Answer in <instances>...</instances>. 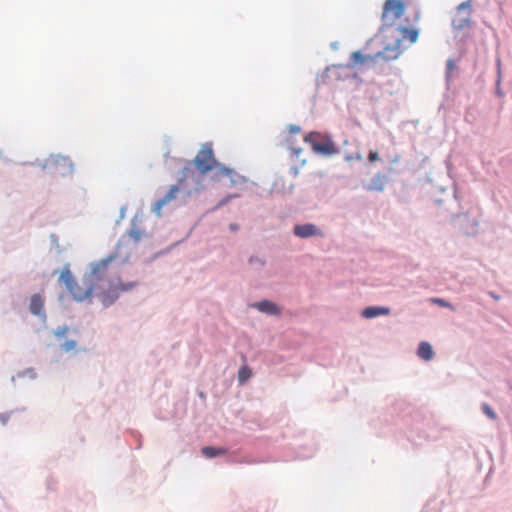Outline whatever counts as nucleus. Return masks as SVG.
<instances>
[{"mask_svg":"<svg viewBox=\"0 0 512 512\" xmlns=\"http://www.w3.org/2000/svg\"><path fill=\"white\" fill-rule=\"evenodd\" d=\"M482 412L491 420H495L497 418V413L488 403H482L481 405Z\"/></svg>","mask_w":512,"mask_h":512,"instance_id":"obj_25","label":"nucleus"},{"mask_svg":"<svg viewBox=\"0 0 512 512\" xmlns=\"http://www.w3.org/2000/svg\"><path fill=\"white\" fill-rule=\"evenodd\" d=\"M367 159L370 163L378 161L380 160L379 153L377 151L370 150Z\"/></svg>","mask_w":512,"mask_h":512,"instance_id":"obj_28","label":"nucleus"},{"mask_svg":"<svg viewBox=\"0 0 512 512\" xmlns=\"http://www.w3.org/2000/svg\"><path fill=\"white\" fill-rule=\"evenodd\" d=\"M30 311L34 315L41 316L44 314V300L41 295L34 294L30 301Z\"/></svg>","mask_w":512,"mask_h":512,"instance_id":"obj_17","label":"nucleus"},{"mask_svg":"<svg viewBox=\"0 0 512 512\" xmlns=\"http://www.w3.org/2000/svg\"><path fill=\"white\" fill-rule=\"evenodd\" d=\"M344 159H345L346 161H351V160H353V159H354V154H351V153H348V152H347V153H345V155H344Z\"/></svg>","mask_w":512,"mask_h":512,"instance_id":"obj_37","label":"nucleus"},{"mask_svg":"<svg viewBox=\"0 0 512 512\" xmlns=\"http://www.w3.org/2000/svg\"><path fill=\"white\" fill-rule=\"evenodd\" d=\"M452 219H461V230L466 236H475L478 233L479 220L476 216H471L469 212H459L453 215Z\"/></svg>","mask_w":512,"mask_h":512,"instance_id":"obj_8","label":"nucleus"},{"mask_svg":"<svg viewBox=\"0 0 512 512\" xmlns=\"http://www.w3.org/2000/svg\"><path fill=\"white\" fill-rule=\"evenodd\" d=\"M138 283L131 281L127 283L118 282L116 285H111L107 290L103 291L100 295L101 302L104 306L113 304L119 297L120 293L128 292L134 289Z\"/></svg>","mask_w":512,"mask_h":512,"instance_id":"obj_6","label":"nucleus"},{"mask_svg":"<svg viewBox=\"0 0 512 512\" xmlns=\"http://www.w3.org/2000/svg\"><path fill=\"white\" fill-rule=\"evenodd\" d=\"M192 162L201 176L215 170L217 175L228 177L232 183H236L237 173L217 162L211 143H204Z\"/></svg>","mask_w":512,"mask_h":512,"instance_id":"obj_2","label":"nucleus"},{"mask_svg":"<svg viewBox=\"0 0 512 512\" xmlns=\"http://www.w3.org/2000/svg\"><path fill=\"white\" fill-rule=\"evenodd\" d=\"M440 191L443 193V192H445V191H446V188L441 187V188H440Z\"/></svg>","mask_w":512,"mask_h":512,"instance_id":"obj_46","label":"nucleus"},{"mask_svg":"<svg viewBox=\"0 0 512 512\" xmlns=\"http://www.w3.org/2000/svg\"><path fill=\"white\" fill-rule=\"evenodd\" d=\"M255 307L264 313L271 314V315H278L280 313L279 308L271 301L264 300L260 301L255 304Z\"/></svg>","mask_w":512,"mask_h":512,"instance_id":"obj_18","label":"nucleus"},{"mask_svg":"<svg viewBox=\"0 0 512 512\" xmlns=\"http://www.w3.org/2000/svg\"><path fill=\"white\" fill-rule=\"evenodd\" d=\"M6 420H7L6 418H4L3 416H1V421H2V423H3V424H5V423H6Z\"/></svg>","mask_w":512,"mask_h":512,"instance_id":"obj_45","label":"nucleus"},{"mask_svg":"<svg viewBox=\"0 0 512 512\" xmlns=\"http://www.w3.org/2000/svg\"><path fill=\"white\" fill-rule=\"evenodd\" d=\"M230 229H231L232 231H237V230H238V225H237V224H231V225H230Z\"/></svg>","mask_w":512,"mask_h":512,"instance_id":"obj_42","label":"nucleus"},{"mask_svg":"<svg viewBox=\"0 0 512 512\" xmlns=\"http://www.w3.org/2000/svg\"><path fill=\"white\" fill-rule=\"evenodd\" d=\"M124 245H125V240L124 239L120 240L117 245V251H119L122 248V246H124Z\"/></svg>","mask_w":512,"mask_h":512,"instance_id":"obj_39","label":"nucleus"},{"mask_svg":"<svg viewBox=\"0 0 512 512\" xmlns=\"http://www.w3.org/2000/svg\"><path fill=\"white\" fill-rule=\"evenodd\" d=\"M455 69H456L455 60L453 58H449L446 62V68H445V81H446L447 85H449L451 78H452V73Z\"/></svg>","mask_w":512,"mask_h":512,"instance_id":"obj_22","label":"nucleus"},{"mask_svg":"<svg viewBox=\"0 0 512 512\" xmlns=\"http://www.w3.org/2000/svg\"><path fill=\"white\" fill-rule=\"evenodd\" d=\"M391 309L387 306H367L361 310L360 315L364 319H374L380 316H387Z\"/></svg>","mask_w":512,"mask_h":512,"instance_id":"obj_13","label":"nucleus"},{"mask_svg":"<svg viewBox=\"0 0 512 512\" xmlns=\"http://www.w3.org/2000/svg\"><path fill=\"white\" fill-rule=\"evenodd\" d=\"M252 375V371L248 366H242L238 372V380L242 384L246 382Z\"/></svg>","mask_w":512,"mask_h":512,"instance_id":"obj_24","label":"nucleus"},{"mask_svg":"<svg viewBox=\"0 0 512 512\" xmlns=\"http://www.w3.org/2000/svg\"><path fill=\"white\" fill-rule=\"evenodd\" d=\"M431 301L434 303V304H437L438 306L440 307H443V308H450V309H453V305L447 301L446 299L444 298H432Z\"/></svg>","mask_w":512,"mask_h":512,"instance_id":"obj_26","label":"nucleus"},{"mask_svg":"<svg viewBox=\"0 0 512 512\" xmlns=\"http://www.w3.org/2000/svg\"><path fill=\"white\" fill-rule=\"evenodd\" d=\"M496 65H497V79H496V88H495V94L498 97H503L504 92L501 89V60L500 58L496 59Z\"/></svg>","mask_w":512,"mask_h":512,"instance_id":"obj_23","label":"nucleus"},{"mask_svg":"<svg viewBox=\"0 0 512 512\" xmlns=\"http://www.w3.org/2000/svg\"><path fill=\"white\" fill-rule=\"evenodd\" d=\"M470 8H471V1H470V0L463 1V2H461V3L457 6V10H458V11H462V10H470Z\"/></svg>","mask_w":512,"mask_h":512,"instance_id":"obj_30","label":"nucleus"},{"mask_svg":"<svg viewBox=\"0 0 512 512\" xmlns=\"http://www.w3.org/2000/svg\"><path fill=\"white\" fill-rule=\"evenodd\" d=\"M402 38H397L393 43L382 40V49H379L375 53H364L363 50H357L350 54L348 60V66L353 70L356 67H362L369 61L375 64L377 59H381L384 62L396 60L402 54L400 45Z\"/></svg>","mask_w":512,"mask_h":512,"instance_id":"obj_1","label":"nucleus"},{"mask_svg":"<svg viewBox=\"0 0 512 512\" xmlns=\"http://www.w3.org/2000/svg\"><path fill=\"white\" fill-rule=\"evenodd\" d=\"M330 47H331V49H332V50H335V51H336V50H338V48H339V42H338V41H333V42H331V43H330Z\"/></svg>","mask_w":512,"mask_h":512,"instance_id":"obj_35","label":"nucleus"},{"mask_svg":"<svg viewBox=\"0 0 512 512\" xmlns=\"http://www.w3.org/2000/svg\"><path fill=\"white\" fill-rule=\"evenodd\" d=\"M299 130H300V129H299L298 127H296V128H294V129H293V131H294V132H299Z\"/></svg>","mask_w":512,"mask_h":512,"instance_id":"obj_47","label":"nucleus"},{"mask_svg":"<svg viewBox=\"0 0 512 512\" xmlns=\"http://www.w3.org/2000/svg\"><path fill=\"white\" fill-rule=\"evenodd\" d=\"M417 355L424 361H429L434 356V350L432 345L427 341H421L418 344Z\"/></svg>","mask_w":512,"mask_h":512,"instance_id":"obj_16","label":"nucleus"},{"mask_svg":"<svg viewBox=\"0 0 512 512\" xmlns=\"http://www.w3.org/2000/svg\"><path fill=\"white\" fill-rule=\"evenodd\" d=\"M66 332H67V328H66V327H61V328H58V329L55 331V335H56L57 337H59V338H60V337H64V336H65V334H66Z\"/></svg>","mask_w":512,"mask_h":512,"instance_id":"obj_32","label":"nucleus"},{"mask_svg":"<svg viewBox=\"0 0 512 512\" xmlns=\"http://www.w3.org/2000/svg\"><path fill=\"white\" fill-rule=\"evenodd\" d=\"M399 160H400V155L397 153L388 156V162L390 165H393V164L399 162Z\"/></svg>","mask_w":512,"mask_h":512,"instance_id":"obj_31","label":"nucleus"},{"mask_svg":"<svg viewBox=\"0 0 512 512\" xmlns=\"http://www.w3.org/2000/svg\"><path fill=\"white\" fill-rule=\"evenodd\" d=\"M406 10V4L403 0H385L381 15V26L378 29V32L368 39L365 43L363 51L369 50L371 45L376 42L380 37L386 39L388 35V29L394 26V21L401 18ZM387 42V40H385Z\"/></svg>","mask_w":512,"mask_h":512,"instance_id":"obj_3","label":"nucleus"},{"mask_svg":"<svg viewBox=\"0 0 512 512\" xmlns=\"http://www.w3.org/2000/svg\"><path fill=\"white\" fill-rule=\"evenodd\" d=\"M470 23H471V19H470L469 15H468L465 18L453 19L452 20V27L455 30H457V31H461L464 28L469 27Z\"/></svg>","mask_w":512,"mask_h":512,"instance_id":"obj_21","label":"nucleus"},{"mask_svg":"<svg viewBox=\"0 0 512 512\" xmlns=\"http://www.w3.org/2000/svg\"><path fill=\"white\" fill-rule=\"evenodd\" d=\"M488 294L494 300H499L500 299V296L497 293H495L494 291H489Z\"/></svg>","mask_w":512,"mask_h":512,"instance_id":"obj_36","label":"nucleus"},{"mask_svg":"<svg viewBox=\"0 0 512 512\" xmlns=\"http://www.w3.org/2000/svg\"><path fill=\"white\" fill-rule=\"evenodd\" d=\"M354 159L358 160V161H361L362 160V155L361 153L357 152L355 155H354Z\"/></svg>","mask_w":512,"mask_h":512,"instance_id":"obj_41","label":"nucleus"},{"mask_svg":"<svg viewBox=\"0 0 512 512\" xmlns=\"http://www.w3.org/2000/svg\"><path fill=\"white\" fill-rule=\"evenodd\" d=\"M254 261L259 262L261 265H263V264H264V262H263L262 260H260V259H258V258H253V257H251V258H250V263H253Z\"/></svg>","mask_w":512,"mask_h":512,"instance_id":"obj_40","label":"nucleus"},{"mask_svg":"<svg viewBox=\"0 0 512 512\" xmlns=\"http://www.w3.org/2000/svg\"><path fill=\"white\" fill-rule=\"evenodd\" d=\"M62 347H63V349H64L65 351H67V352H68V351H71V350L75 349V347H76V342H75L74 340H68V341H66V342L63 344V346H62Z\"/></svg>","mask_w":512,"mask_h":512,"instance_id":"obj_29","label":"nucleus"},{"mask_svg":"<svg viewBox=\"0 0 512 512\" xmlns=\"http://www.w3.org/2000/svg\"><path fill=\"white\" fill-rule=\"evenodd\" d=\"M294 235L299 238H310L316 236L318 233V227L314 224H298L294 227Z\"/></svg>","mask_w":512,"mask_h":512,"instance_id":"obj_15","label":"nucleus"},{"mask_svg":"<svg viewBox=\"0 0 512 512\" xmlns=\"http://www.w3.org/2000/svg\"><path fill=\"white\" fill-rule=\"evenodd\" d=\"M391 180L388 174L377 172L370 180L368 184H363L364 190L371 192H382L385 189L386 184Z\"/></svg>","mask_w":512,"mask_h":512,"instance_id":"obj_10","label":"nucleus"},{"mask_svg":"<svg viewBox=\"0 0 512 512\" xmlns=\"http://www.w3.org/2000/svg\"><path fill=\"white\" fill-rule=\"evenodd\" d=\"M226 450L223 448H215L211 446H206L202 448V454L206 456L207 458H213L218 455L225 454Z\"/></svg>","mask_w":512,"mask_h":512,"instance_id":"obj_20","label":"nucleus"},{"mask_svg":"<svg viewBox=\"0 0 512 512\" xmlns=\"http://www.w3.org/2000/svg\"><path fill=\"white\" fill-rule=\"evenodd\" d=\"M398 173H399V171L395 170L393 165H390L389 167H387L386 172L384 174H388V177L390 178L391 175L398 174Z\"/></svg>","mask_w":512,"mask_h":512,"instance_id":"obj_33","label":"nucleus"},{"mask_svg":"<svg viewBox=\"0 0 512 512\" xmlns=\"http://www.w3.org/2000/svg\"><path fill=\"white\" fill-rule=\"evenodd\" d=\"M59 280L65 284L68 292L77 301H83L92 295V280L85 278L82 283L79 284L68 267L62 269Z\"/></svg>","mask_w":512,"mask_h":512,"instance_id":"obj_4","label":"nucleus"},{"mask_svg":"<svg viewBox=\"0 0 512 512\" xmlns=\"http://www.w3.org/2000/svg\"><path fill=\"white\" fill-rule=\"evenodd\" d=\"M340 152L339 147L332 140V136L328 132H322V156L330 157Z\"/></svg>","mask_w":512,"mask_h":512,"instance_id":"obj_14","label":"nucleus"},{"mask_svg":"<svg viewBox=\"0 0 512 512\" xmlns=\"http://www.w3.org/2000/svg\"><path fill=\"white\" fill-rule=\"evenodd\" d=\"M452 194H453L454 200L458 202L459 196H458L457 187L455 184H453V186H452Z\"/></svg>","mask_w":512,"mask_h":512,"instance_id":"obj_34","label":"nucleus"},{"mask_svg":"<svg viewBox=\"0 0 512 512\" xmlns=\"http://www.w3.org/2000/svg\"><path fill=\"white\" fill-rule=\"evenodd\" d=\"M292 150H293V152H294L297 156L299 155V153H300V149H292Z\"/></svg>","mask_w":512,"mask_h":512,"instance_id":"obj_44","label":"nucleus"},{"mask_svg":"<svg viewBox=\"0 0 512 512\" xmlns=\"http://www.w3.org/2000/svg\"><path fill=\"white\" fill-rule=\"evenodd\" d=\"M42 167L53 174L65 175L71 171L72 164L65 157L51 155L44 161Z\"/></svg>","mask_w":512,"mask_h":512,"instance_id":"obj_7","label":"nucleus"},{"mask_svg":"<svg viewBox=\"0 0 512 512\" xmlns=\"http://www.w3.org/2000/svg\"><path fill=\"white\" fill-rule=\"evenodd\" d=\"M388 33H390V37L393 39L391 43L395 41L397 38L407 39L410 43H415L419 37V30L414 27H409L405 25L393 26L388 29Z\"/></svg>","mask_w":512,"mask_h":512,"instance_id":"obj_9","label":"nucleus"},{"mask_svg":"<svg viewBox=\"0 0 512 512\" xmlns=\"http://www.w3.org/2000/svg\"><path fill=\"white\" fill-rule=\"evenodd\" d=\"M179 192V186L172 185L169 191L159 200H157L154 204L153 211L160 215L162 208L167 205L169 202L175 200L177 198V194Z\"/></svg>","mask_w":512,"mask_h":512,"instance_id":"obj_12","label":"nucleus"},{"mask_svg":"<svg viewBox=\"0 0 512 512\" xmlns=\"http://www.w3.org/2000/svg\"><path fill=\"white\" fill-rule=\"evenodd\" d=\"M195 169L194 163L192 161H187L178 178L179 185L182 186L187 180H192L196 185H199L201 183V175L197 174Z\"/></svg>","mask_w":512,"mask_h":512,"instance_id":"obj_11","label":"nucleus"},{"mask_svg":"<svg viewBox=\"0 0 512 512\" xmlns=\"http://www.w3.org/2000/svg\"><path fill=\"white\" fill-rule=\"evenodd\" d=\"M434 202H435L438 206H441V204H442L443 200H442V199H440V198H436V199H434Z\"/></svg>","mask_w":512,"mask_h":512,"instance_id":"obj_43","label":"nucleus"},{"mask_svg":"<svg viewBox=\"0 0 512 512\" xmlns=\"http://www.w3.org/2000/svg\"><path fill=\"white\" fill-rule=\"evenodd\" d=\"M328 78L335 81H347L350 79L357 80L359 83H363V79L354 72L348 63L346 64H332L327 66L322 72V79Z\"/></svg>","mask_w":512,"mask_h":512,"instance_id":"obj_5","label":"nucleus"},{"mask_svg":"<svg viewBox=\"0 0 512 512\" xmlns=\"http://www.w3.org/2000/svg\"><path fill=\"white\" fill-rule=\"evenodd\" d=\"M128 236L133 239L134 242L140 241L145 233L136 225L135 221H132V226L128 232Z\"/></svg>","mask_w":512,"mask_h":512,"instance_id":"obj_19","label":"nucleus"},{"mask_svg":"<svg viewBox=\"0 0 512 512\" xmlns=\"http://www.w3.org/2000/svg\"><path fill=\"white\" fill-rule=\"evenodd\" d=\"M116 257H117L116 255L109 256L108 258L102 260L100 263L97 264L96 268L93 270V274H96L100 268H105Z\"/></svg>","mask_w":512,"mask_h":512,"instance_id":"obj_27","label":"nucleus"},{"mask_svg":"<svg viewBox=\"0 0 512 512\" xmlns=\"http://www.w3.org/2000/svg\"><path fill=\"white\" fill-rule=\"evenodd\" d=\"M313 149H314L315 152L320 151V143L314 142L313 143Z\"/></svg>","mask_w":512,"mask_h":512,"instance_id":"obj_38","label":"nucleus"}]
</instances>
